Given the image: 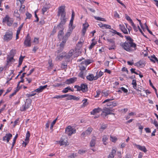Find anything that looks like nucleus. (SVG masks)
<instances>
[{
    "mask_svg": "<svg viewBox=\"0 0 158 158\" xmlns=\"http://www.w3.org/2000/svg\"><path fill=\"white\" fill-rule=\"evenodd\" d=\"M122 47L127 52H131L136 50V44L134 43L128 42L126 41L121 44Z\"/></svg>",
    "mask_w": 158,
    "mask_h": 158,
    "instance_id": "obj_1",
    "label": "nucleus"
},
{
    "mask_svg": "<svg viewBox=\"0 0 158 158\" xmlns=\"http://www.w3.org/2000/svg\"><path fill=\"white\" fill-rule=\"evenodd\" d=\"M102 113L101 114V116L105 118V117L109 114H114V113H112L111 111H113L111 109H110L108 108L105 107L102 110Z\"/></svg>",
    "mask_w": 158,
    "mask_h": 158,
    "instance_id": "obj_2",
    "label": "nucleus"
},
{
    "mask_svg": "<svg viewBox=\"0 0 158 158\" xmlns=\"http://www.w3.org/2000/svg\"><path fill=\"white\" fill-rule=\"evenodd\" d=\"M31 102V99L30 98L26 99L24 105H23L22 106V107L21 108L20 110L22 111H25L29 107Z\"/></svg>",
    "mask_w": 158,
    "mask_h": 158,
    "instance_id": "obj_3",
    "label": "nucleus"
},
{
    "mask_svg": "<svg viewBox=\"0 0 158 158\" xmlns=\"http://www.w3.org/2000/svg\"><path fill=\"white\" fill-rule=\"evenodd\" d=\"M114 98L112 99H108L105 100L102 102V103H105L106 102H107L106 105L107 106L111 107L110 108H112L113 107H114L116 106L117 103L115 101L113 102H110V101L114 100Z\"/></svg>",
    "mask_w": 158,
    "mask_h": 158,
    "instance_id": "obj_4",
    "label": "nucleus"
},
{
    "mask_svg": "<svg viewBox=\"0 0 158 158\" xmlns=\"http://www.w3.org/2000/svg\"><path fill=\"white\" fill-rule=\"evenodd\" d=\"M65 6H61L59 7L57 14L58 16L60 15L61 17H65Z\"/></svg>",
    "mask_w": 158,
    "mask_h": 158,
    "instance_id": "obj_5",
    "label": "nucleus"
},
{
    "mask_svg": "<svg viewBox=\"0 0 158 158\" xmlns=\"http://www.w3.org/2000/svg\"><path fill=\"white\" fill-rule=\"evenodd\" d=\"M76 130L72 128L70 126H68L65 129V133L68 135L71 136L76 133Z\"/></svg>",
    "mask_w": 158,
    "mask_h": 158,
    "instance_id": "obj_6",
    "label": "nucleus"
},
{
    "mask_svg": "<svg viewBox=\"0 0 158 158\" xmlns=\"http://www.w3.org/2000/svg\"><path fill=\"white\" fill-rule=\"evenodd\" d=\"M12 35L13 32L11 31L6 32L4 36V40L7 41H9L12 39Z\"/></svg>",
    "mask_w": 158,
    "mask_h": 158,
    "instance_id": "obj_7",
    "label": "nucleus"
},
{
    "mask_svg": "<svg viewBox=\"0 0 158 158\" xmlns=\"http://www.w3.org/2000/svg\"><path fill=\"white\" fill-rule=\"evenodd\" d=\"M75 27H69L68 31L66 33L62 39H63L66 41H67L69 37L71 34L73 29Z\"/></svg>",
    "mask_w": 158,
    "mask_h": 158,
    "instance_id": "obj_8",
    "label": "nucleus"
},
{
    "mask_svg": "<svg viewBox=\"0 0 158 158\" xmlns=\"http://www.w3.org/2000/svg\"><path fill=\"white\" fill-rule=\"evenodd\" d=\"M31 37L28 34L24 42V44L26 47H30L31 45Z\"/></svg>",
    "mask_w": 158,
    "mask_h": 158,
    "instance_id": "obj_9",
    "label": "nucleus"
},
{
    "mask_svg": "<svg viewBox=\"0 0 158 158\" xmlns=\"http://www.w3.org/2000/svg\"><path fill=\"white\" fill-rule=\"evenodd\" d=\"M133 145L134 146H135L137 149L144 152V153H146L147 152V150L144 146H141L136 143H133Z\"/></svg>",
    "mask_w": 158,
    "mask_h": 158,
    "instance_id": "obj_10",
    "label": "nucleus"
},
{
    "mask_svg": "<svg viewBox=\"0 0 158 158\" xmlns=\"http://www.w3.org/2000/svg\"><path fill=\"white\" fill-rule=\"evenodd\" d=\"M80 87L81 91V90L83 93L86 92L88 90L87 85L85 84H81Z\"/></svg>",
    "mask_w": 158,
    "mask_h": 158,
    "instance_id": "obj_11",
    "label": "nucleus"
},
{
    "mask_svg": "<svg viewBox=\"0 0 158 158\" xmlns=\"http://www.w3.org/2000/svg\"><path fill=\"white\" fill-rule=\"evenodd\" d=\"M107 40L110 43L112 44V47H109L108 48V49L109 50H111L112 49H115V43L114 40L112 39H107Z\"/></svg>",
    "mask_w": 158,
    "mask_h": 158,
    "instance_id": "obj_12",
    "label": "nucleus"
},
{
    "mask_svg": "<svg viewBox=\"0 0 158 158\" xmlns=\"http://www.w3.org/2000/svg\"><path fill=\"white\" fill-rule=\"evenodd\" d=\"M12 135L10 133L6 134V135L3 137V140H6L7 142L8 143L10 138L12 137Z\"/></svg>",
    "mask_w": 158,
    "mask_h": 158,
    "instance_id": "obj_13",
    "label": "nucleus"
},
{
    "mask_svg": "<svg viewBox=\"0 0 158 158\" xmlns=\"http://www.w3.org/2000/svg\"><path fill=\"white\" fill-rule=\"evenodd\" d=\"M62 42L60 43V49L59 50H58L57 51L58 53H59L61 52V51L63 50V49L64 48V44L67 41H66L65 40L63 39H62Z\"/></svg>",
    "mask_w": 158,
    "mask_h": 158,
    "instance_id": "obj_14",
    "label": "nucleus"
},
{
    "mask_svg": "<svg viewBox=\"0 0 158 158\" xmlns=\"http://www.w3.org/2000/svg\"><path fill=\"white\" fill-rule=\"evenodd\" d=\"M96 138L95 136L92 137L90 143V146L91 147H93L94 146L96 141Z\"/></svg>",
    "mask_w": 158,
    "mask_h": 158,
    "instance_id": "obj_15",
    "label": "nucleus"
},
{
    "mask_svg": "<svg viewBox=\"0 0 158 158\" xmlns=\"http://www.w3.org/2000/svg\"><path fill=\"white\" fill-rule=\"evenodd\" d=\"M102 110L99 107L94 109L90 112L91 114L94 115L96 113H98L100 111H102Z\"/></svg>",
    "mask_w": 158,
    "mask_h": 158,
    "instance_id": "obj_16",
    "label": "nucleus"
},
{
    "mask_svg": "<svg viewBox=\"0 0 158 158\" xmlns=\"http://www.w3.org/2000/svg\"><path fill=\"white\" fill-rule=\"evenodd\" d=\"M116 152V148L113 149L111 152L110 153L108 156V158H114V154H115Z\"/></svg>",
    "mask_w": 158,
    "mask_h": 158,
    "instance_id": "obj_17",
    "label": "nucleus"
},
{
    "mask_svg": "<svg viewBox=\"0 0 158 158\" xmlns=\"http://www.w3.org/2000/svg\"><path fill=\"white\" fill-rule=\"evenodd\" d=\"M119 26L120 27V29L124 34H127L128 33L127 31L126 28H125V27L124 25H122L121 24H120L119 25Z\"/></svg>",
    "mask_w": 158,
    "mask_h": 158,
    "instance_id": "obj_18",
    "label": "nucleus"
},
{
    "mask_svg": "<svg viewBox=\"0 0 158 158\" xmlns=\"http://www.w3.org/2000/svg\"><path fill=\"white\" fill-rule=\"evenodd\" d=\"M74 82V79L72 78H71L69 79H67L65 82H64L63 85H64L65 83L67 84H69L71 83H73Z\"/></svg>",
    "mask_w": 158,
    "mask_h": 158,
    "instance_id": "obj_19",
    "label": "nucleus"
},
{
    "mask_svg": "<svg viewBox=\"0 0 158 158\" xmlns=\"http://www.w3.org/2000/svg\"><path fill=\"white\" fill-rule=\"evenodd\" d=\"M64 25L59 23L56 27V29L59 31H63L64 29Z\"/></svg>",
    "mask_w": 158,
    "mask_h": 158,
    "instance_id": "obj_20",
    "label": "nucleus"
},
{
    "mask_svg": "<svg viewBox=\"0 0 158 158\" xmlns=\"http://www.w3.org/2000/svg\"><path fill=\"white\" fill-rule=\"evenodd\" d=\"M109 136L107 135H104L102 136V141L105 145H106L107 143L106 142L108 139Z\"/></svg>",
    "mask_w": 158,
    "mask_h": 158,
    "instance_id": "obj_21",
    "label": "nucleus"
},
{
    "mask_svg": "<svg viewBox=\"0 0 158 158\" xmlns=\"http://www.w3.org/2000/svg\"><path fill=\"white\" fill-rule=\"evenodd\" d=\"M60 19L61 20V21L60 22V23L63 25H64L65 24L66 21V18H65V17H61Z\"/></svg>",
    "mask_w": 158,
    "mask_h": 158,
    "instance_id": "obj_22",
    "label": "nucleus"
},
{
    "mask_svg": "<svg viewBox=\"0 0 158 158\" xmlns=\"http://www.w3.org/2000/svg\"><path fill=\"white\" fill-rule=\"evenodd\" d=\"M64 32L63 31H59L58 34V38L60 40L61 38H63V36L64 35Z\"/></svg>",
    "mask_w": 158,
    "mask_h": 158,
    "instance_id": "obj_23",
    "label": "nucleus"
},
{
    "mask_svg": "<svg viewBox=\"0 0 158 158\" xmlns=\"http://www.w3.org/2000/svg\"><path fill=\"white\" fill-rule=\"evenodd\" d=\"M86 78L89 81H91L94 80V76L93 74H90L86 77Z\"/></svg>",
    "mask_w": 158,
    "mask_h": 158,
    "instance_id": "obj_24",
    "label": "nucleus"
},
{
    "mask_svg": "<svg viewBox=\"0 0 158 158\" xmlns=\"http://www.w3.org/2000/svg\"><path fill=\"white\" fill-rule=\"evenodd\" d=\"M67 143L68 142L67 140H62V139H61V140L59 141V143L60 144V145H68L69 144Z\"/></svg>",
    "mask_w": 158,
    "mask_h": 158,
    "instance_id": "obj_25",
    "label": "nucleus"
},
{
    "mask_svg": "<svg viewBox=\"0 0 158 158\" xmlns=\"http://www.w3.org/2000/svg\"><path fill=\"white\" fill-rule=\"evenodd\" d=\"M93 130V128L92 127H88L87 130L85 131L87 135H89Z\"/></svg>",
    "mask_w": 158,
    "mask_h": 158,
    "instance_id": "obj_26",
    "label": "nucleus"
},
{
    "mask_svg": "<svg viewBox=\"0 0 158 158\" xmlns=\"http://www.w3.org/2000/svg\"><path fill=\"white\" fill-rule=\"evenodd\" d=\"M21 7L19 10V11L21 13H23L25 12V6L24 5H21Z\"/></svg>",
    "mask_w": 158,
    "mask_h": 158,
    "instance_id": "obj_27",
    "label": "nucleus"
},
{
    "mask_svg": "<svg viewBox=\"0 0 158 158\" xmlns=\"http://www.w3.org/2000/svg\"><path fill=\"white\" fill-rule=\"evenodd\" d=\"M13 60H14V61L15 60L13 59V57L10 56H7L6 60L7 63H9L12 61Z\"/></svg>",
    "mask_w": 158,
    "mask_h": 158,
    "instance_id": "obj_28",
    "label": "nucleus"
},
{
    "mask_svg": "<svg viewBox=\"0 0 158 158\" xmlns=\"http://www.w3.org/2000/svg\"><path fill=\"white\" fill-rule=\"evenodd\" d=\"M143 64H144L143 63V62L142 61L139 60L137 62L135 63L134 65L135 66L139 67L140 66H142Z\"/></svg>",
    "mask_w": 158,
    "mask_h": 158,
    "instance_id": "obj_29",
    "label": "nucleus"
},
{
    "mask_svg": "<svg viewBox=\"0 0 158 158\" xmlns=\"http://www.w3.org/2000/svg\"><path fill=\"white\" fill-rule=\"evenodd\" d=\"M15 50H11L10 52V54L8 55V56L14 57V56H15Z\"/></svg>",
    "mask_w": 158,
    "mask_h": 158,
    "instance_id": "obj_30",
    "label": "nucleus"
},
{
    "mask_svg": "<svg viewBox=\"0 0 158 158\" xmlns=\"http://www.w3.org/2000/svg\"><path fill=\"white\" fill-rule=\"evenodd\" d=\"M87 102V99L86 98H84L82 100V102H83V103L82 105V107H85L87 105L88 103Z\"/></svg>",
    "mask_w": 158,
    "mask_h": 158,
    "instance_id": "obj_31",
    "label": "nucleus"
},
{
    "mask_svg": "<svg viewBox=\"0 0 158 158\" xmlns=\"http://www.w3.org/2000/svg\"><path fill=\"white\" fill-rule=\"evenodd\" d=\"M30 136V132L29 131H28L26 134V137L25 140V141H29Z\"/></svg>",
    "mask_w": 158,
    "mask_h": 158,
    "instance_id": "obj_32",
    "label": "nucleus"
},
{
    "mask_svg": "<svg viewBox=\"0 0 158 158\" xmlns=\"http://www.w3.org/2000/svg\"><path fill=\"white\" fill-rule=\"evenodd\" d=\"M94 18L95 19L99 20V21H106V19L103 18L99 17H97L96 16H94Z\"/></svg>",
    "mask_w": 158,
    "mask_h": 158,
    "instance_id": "obj_33",
    "label": "nucleus"
},
{
    "mask_svg": "<svg viewBox=\"0 0 158 158\" xmlns=\"http://www.w3.org/2000/svg\"><path fill=\"white\" fill-rule=\"evenodd\" d=\"M125 37L126 38V39L127 40V41H128V42H133L134 40L132 39L130 36H125Z\"/></svg>",
    "mask_w": 158,
    "mask_h": 158,
    "instance_id": "obj_34",
    "label": "nucleus"
},
{
    "mask_svg": "<svg viewBox=\"0 0 158 158\" xmlns=\"http://www.w3.org/2000/svg\"><path fill=\"white\" fill-rule=\"evenodd\" d=\"M10 19V17L8 15H7L5 16V17L3 18L2 22L3 23L7 22V21Z\"/></svg>",
    "mask_w": 158,
    "mask_h": 158,
    "instance_id": "obj_35",
    "label": "nucleus"
},
{
    "mask_svg": "<svg viewBox=\"0 0 158 158\" xmlns=\"http://www.w3.org/2000/svg\"><path fill=\"white\" fill-rule=\"evenodd\" d=\"M132 84L133 85V87L136 89L137 86L136 81L135 79H134L132 81Z\"/></svg>",
    "mask_w": 158,
    "mask_h": 158,
    "instance_id": "obj_36",
    "label": "nucleus"
},
{
    "mask_svg": "<svg viewBox=\"0 0 158 158\" xmlns=\"http://www.w3.org/2000/svg\"><path fill=\"white\" fill-rule=\"evenodd\" d=\"M13 21L10 18V19L7 21V25L9 26H11L12 23H13Z\"/></svg>",
    "mask_w": 158,
    "mask_h": 158,
    "instance_id": "obj_37",
    "label": "nucleus"
},
{
    "mask_svg": "<svg viewBox=\"0 0 158 158\" xmlns=\"http://www.w3.org/2000/svg\"><path fill=\"white\" fill-rule=\"evenodd\" d=\"M67 63L65 62H63L61 64V68L64 69L67 68Z\"/></svg>",
    "mask_w": 158,
    "mask_h": 158,
    "instance_id": "obj_38",
    "label": "nucleus"
},
{
    "mask_svg": "<svg viewBox=\"0 0 158 158\" xmlns=\"http://www.w3.org/2000/svg\"><path fill=\"white\" fill-rule=\"evenodd\" d=\"M69 89H70V87H67L65 88L62 91V92L64 93H66L68 92Z\"/></svg>",
    "mask_w": 158,
    "mask_h": 158,
    "instance_id": "obj_39",
    "label": "nucleus"
},
{
    "mask_svg": "<svg viewBox=\"0 0 158 158\" xmlns=\"http://www.w3.org/2000/svg\"><path fill=\"white\" fill-rule=\"evenodd\" d=\"M14 15L17 18H19L20 17V14L18 12L17 10H15L14 11Z\"/></svg>",
    "mask_w": 158,
    "mask_h": 158,
    "instance_id": "obj_40",
    "label": "nucleus"
},
{
    "mask_svg": "<svg viewBox=\"0 0 158 158\" xmlns=\"http://www.w3.org/2000/svg\"><path fill=\"white\" fill-rule=\"evenodd\" d=\"M57 118L55 120H53L51 124V126L50 127L51 129H52L54 125L55 124L57 120Z\"/></svg>",
    "mask_w": 158,
    "mask_h": 158,
    "instance_id": "obj_41",
    "label": "nucleus"
},
{
    "mask_svg": "<svg viewBox=\"0 0 158 158\" xmlns=\"http://www.w3.org/2000/svg\"><path fill=\"white\" fill-rule=\"evenodd\" d=\"M34 92L35 91L32 92L31 93V94H26V96L27 97L29 98V97H32V96H34L36 94V93H35Z\"/></svg>",
    "mask_w": 158,
    "mask_h": 158,
    "instance_id": "obj_42",
    "label": "nucleus"
},
{
    "mask_svg": "<svg viewBox=\"0 0 158 158\" xmlns=\"http://www.w3.org/2000/svg\"><path fill=\"white\" fill-rule=\"evenodd\" d=\"M48 9V8L47 7H46L45 6H43L42 11V13L43 14H44V13L47 11V10Z\"/></svg>",
    "mask_w": 158,
    "mask_h": 158,
    "instance_id": "obj_43",
    "label": "nucleus"
},
{
    "mask_svg": "<svg viewBox=\"0 0 158 158\" xmlns=\"http://www.w3.org/2000/svg\"><path fill=\"white\" fill-rule=\"evenodd\" d=\"M23 23L18 27V28L17 30V33H19L20 34V31L23 27Z\"/></svg>",
    "mask_w": 158,
    "mask_h": 158,
    "instance_id": "obj_44",
    "label": "nucleus"
},
{
    "mask_svg": "<svg viewBox=\"0 0 158 158\" xmlns=\"http://www.w3.org/2000/svg\"><path fill=\"white\" fill-rule=\"evenodd\" d=\"M113 31L114 32H113V33L114 34H117L118 35H119L122 38L123 37V36L120 33L118 32L115 30H113Z\"/></svg>",
    "mask_w": 158,
    "mask_h": 158,
    "instance_id": "obj_45",
    "label": "nucleus"
},
{
    "mask_svg": "<svg viewBox=\"0 0 158 158\" xmlns=\"http://www.w3.org/2000/svg\"><path fill=\"white\" fill-rule=\"evenodd\" d=\"M84 73L83 71H81L80 73L79 74V77L83 79H84Z\"/></svg>",
    "mask_w": 158,
    "mask_h": 158,
    "instance_id": "obj_46",
    "label": "nucleus"
},
{
    "mask_svg": "<svg viewBox=\"0 0 158 158\" xmlns=\"http://www.w3.org/2000/svg\"><path fill=\"white\" fill-rule=\"evenodd\" d=\"M74 20V18H71L69 24V27H73L74 26H73V20Z\"/></svg>",
    "mask_w": 158,
    "mask_h": 158,
    "instance_id": "obj_47",
    "label": "nucleus"
},
{
    "mask_svg": "<svg viewBox=\"0 0 158 158\" xmlns=\"http://www.w3.org/2000/svg\"><path fill=\"white\" fill-rule=\"evenodd\" d=\"M84 62L85 63V65L86 66L90 64L92 62L91 60L89 59H87L85 60Z\"/></svg>",
    "mask_w": 158,
    "mask_h": 158,
    "instance_id": "obj_48",
    "label": "nucleus"
},
{
    "mask_svg": "<svg viewBox=\"0 0 158 158\" xmlns=\"http://www.w3.org/2000/svg\"><path fill=\"white\" fill-rule=\"evenodd\" d=\"M77 154L76 153H73L71 154L69 156V158H74L77 156Z\"/></svg>",
    "mask_w": 158,
    "mask_h": 158,
    "instance_id": "obj_49",
    "label": "nucleus"
},
{
    "mask_svg": "<svg viewBox=\"0 0 158 158\" xmlns=\"http://www.w3.org/2000/svg\"><path fill=\"white\" fill-rule=\"evenodd\" d=\"M151 123H153L156 128L158 129V123L155 119L153 122V121H152V122H151Z\"/></svg>",
    "mask_w": 158,
    "mask_h": 158,
    "instance_id": "obj_50",
    "label": "nucleus"
},
{
    "mask_svg": "<svg viewBox=\"0 0 158 158\" xmlns=\"http://www.w3.org/2000/svg\"><path fill=\"white\" fill-rule=\"evenodd\" d=\"M26 15L27 16L26 19H30L32 16L28 12H26Z\"/></svg>",
    "mask_w": 158,
    "mask_h": 158,
    "instance_id": "obj_51",
    "label": "nucleus"
},
{
    "mask_svg": "<svg viewBox=\"0 0 158 158\" xmlns=\"http://www.w3.org/2000/svg\"><path fill=\"white\" fill-rule=\"evenodd\" d=\"M64 56H65V55H61L60 54L59 56H57L56 59L58 60H61Z\"/></svg>",
    "mask_w": 158,
    "mask_h": 158,
    "instance_id": "obj_52",
    "label": "nucleus"
},
{
    "mask_svg": "<svg viewBox=\"0 0 158 158\" xmlns=\"http://www.w3.org/2000/svg\"><path fill=\"white\" fill-rule=\"evenodd\" d=\"M86 152L85 150H80L78 151V153L81 155H83Z\"/></svg>",
    "mask_w": 158,
    "mask_h": 158,
    "instance_id": "obj_53",
    "label": "nucleus"
},
{
    "mask_svg": "<svg viewBox=\"0 0 158 158\" xmlns=\"http://www.w3.org/2000/svg\"><path fill=\"white\" fill-rule=\"evenodd\" d=\"M110 138L111 139V140L113 142H115L117 140V138H116L115 137H113L111 136H110Z\"/></svg>",
    "mask_w": 158,
    "mask_h": 158,
    "instance_id": "obj_54",
    "label": "nucleus"
},
{
    "mask_svg": "<svg viewBox=\"0 0 158 158\" xmlns=\"http://www.w3.org/2000/svg\"><path fill=\"white\" fill-rule=\"evenodd\" d=\"M83 28H85V29H87V28L89 26V24L87 23H85V24H83Z\"/></svg>",
    "mask_w": 158,
    "mask_h": 158,
    "instance_id": "obj_55",
    "label": "nucleus"
},
{
    "mask_svg": "<svg viewBox=\"0 0 158 158\" xmlns=\"http://www.w3.org/2000/svg\"><path fill=\"white\" fill-rule=\"evenodd\" d=\"M96 43L93 42L89 47V50H91L92 49V48L94 46V45L96 44Z\"/></svg>",
    "mask_w": 158,
    "mask_h": 158,
    "instance_id": "obj_56",
    "label": "nucleus"
},
{
    "mask_svg": "<svg viewBox=\"0 0 158 158\" xmlns=\"http://www.w3.org/2000/svg\"><path fill=\"white\" fill-rule=\"evenodd\" d=\"M97 95L95 96V98H98L99 96V95L101 93V91L99 89H98L96 91Z\"/></svg>",
    "mask_w": 158,
    "mask_h": 158,
    "instance_id": "obj_57",
    "label": "nucleus"
},
{
    "mask_svg": "<svg viewBox=\"0 0 158 158\" xmlns=\"http://www.w3.org/2000/svg\"><path fill=\"white\" fill-rule=\"evenodd\" d=\"M149 82L150 83V85L154 89L155 91L156 92V89L155 87L153 85L152 83L151 82V80H149Z\"/></svg>",
    "mask_w": 158,
    "mask_h": 158,
    "instance_id": "obj_58",
    "label": "nucleus"
},
{
    "mask_svg": "<svg viewBox=\"0 0 158 158\" xmlns=\"http://www.w3.org/2000/svg\"><path fill=\"white\" fill-rule=\"evenodd\" d=\"M137 125L138 126H139V128L140 129V132L141 133H142V129H143V127L140 125L139 123H138L137 124Z\"/></svg>",
    "mask_w": 158,
    "mask_h": 158,
    "instance_id": "obj_59",
    "label": "nucleus"
},
{
    "mask_svg": "<svg viewBox=\"0 0 158 158\" xmlns=\"http://www.w3.org/2000/svg\"><path fill=\"white\" fill-rule=\"evenodd\" d=\"M35 92H40L42 91L41 89V88L40 86V87L36 89L35 91Z\"/></svg>",
    "mask_w": 158,
    "mask_h": 158,
    "instance_id": "obj_60",
    "label": "nucleus"
},
{
    "mask_svg": "<svg viewBox=\"0 0 158 158\" xmlns=\"http://www.w3.org/2000/svg\"><path fill=\"white\" fill-rule=\"evenodd\" d=\"M25 57V56H23L21 55L19 58V62H22L23 59Z\"/></svg>",
    "mask_w": 158,
    "mask_h": 158,
    "instance_id": "obj_61",
    "label": "nucleus"
},
{
    "mask_svg": "<svg viewBox=\"0 0 158 158\" xmlns=\"http://www.w3.org/2000/svg\"><path fill=\"white\" fill-rule=\"evenodd\" d=\"M74 88H76L77 89V90L78 91H81V87L80 86H79L78 85H75L74 86Z\"/></svg>",
    "mask_w": 158,
    "mask_h": 158,
    "instance_id": "obj_62",
    "label": "nucleus"
},
{
    "mask_svg": "<svg viewBox=\"0 0 158 158\" xmlns=\"http://www.w3.org/2000/svg\"><path fill=\"white\" fill-rule=\"evenodd\" d=\"M123 91L124 93H127L128 92L127 89H125L123 87H122L120 88Z\"/></svg>",
    "mask_w": 158,
    "mask_h": 158,
    "instance_id": "obj_63",
    "label": "nucleus"
},
{
    "mask_svg": "<svg viewBox=\"0 0 158 158\" xmlns=\"http://www.w3.org/2000/svg\"><path fill=\"white\" fill-rule=\"evenodd\" d=\"M126 18L127 20L129 21L130 22L131 21H132V20L131 19L130 17L128 16L127 15H126Z\"/></svg>",
    "mask_w": 158,
    "mask_h": 158,
    "instance_id": "obj_64",
    "label": "nucleus"
}]
</instances>
